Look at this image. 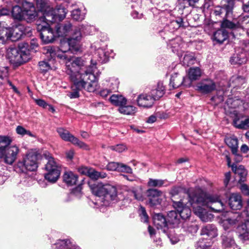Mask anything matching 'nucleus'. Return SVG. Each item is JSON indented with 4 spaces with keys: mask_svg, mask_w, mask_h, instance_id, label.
Wrapping results in <instances>:
<instances>
[{
    "mask_svg": "<svg viewBox=\"0 0 249 249\" xmlns=\"http://www.w3.org/2000/svg\"><path fill=\"white\" fill-rule=\"evenodd\" d=\"M230 115L233 118V124L235 127L238 128H245L244 116L239 113L237 110L230 111Z\"/></svg>",
    "mask_w": 249,
    "mask_h": 249,
    "instance_id": "a878e982",
    "label": "nucleus"
},
{
    "mask_svg": "<svg viewBox=\"0 0 249 249\" xmlns=\"http://www.w3.org/2000/svg\"><path fill=\"white\" fill-rule=\"evenodd\" d=\"M118 172L131 174L132 173V169L128 165L123 163L119 162Z\"/></svg>",
    "mask_w": 249,
    "mask_h": 249,
    "instance_id": "864d4df0",
    "label": "nucleus"
},
{
    "mask_svg": "<svg viewBox=\"0 0 249 249\" xmlns=\"http://www.w3.org/2000/svg\"><path fill=\"white\" fill-rule=\"evenodd\" d=\"M243 2L242 8L244 12H249V0H242Z\"/></svg>",
    "mask_w": 249,
    "mask_h": 249,
    "instance_id": "338daca9",
    "label": "nucleus"
},
{
    "mask_svg": "<svg viewBox=\"0 0 249 249\" xmlns=\"http://www.w3.org/2000/svg\"><path fill=\"white\" fill-rule=\"evenodd\" d=\"M234 156V160L236 162H239L242 161L243 158L242 156L238 152V149L236 150L235 152H232Z\"/></svg>",
    "mask_w": 249,
    "mask_h": 249,
    "instance_id": "69168bd1",
    "label": "nucleus"
},
{
    "mask_svg": "<svg viewBox=\"0 0 249 249\" xmlns=\"http://www.w3.org/2000/svg\"><path fill=\"white\" fill-rule=\"evenodd\" d=\"M181 61L184 66L188 67L193 65L196 61V59L192 53L186 52L184 54L183 59Z\"/></svg>",
    "mask_w": 249,
    "mask_h": 249,
    "instance_id": "c9c22d12",
    "label": "nucleus"
},
{
    "mask_svg": "<svg viewBox=\"0 0 249 249\" xmlns=\"http://www.w3.org/2000/svg\"><path fill=\"white\" fill-rule=\"evenodd\" d=\"M201 71L198 67L190 68L188 71V79L187 81H192L198 79L201 76Z\"/></svg>",
    "mask_w": 249,
    "mask_h": 249,
    "instance_id": "c756f323",
    "label": "nucleus"
},
{
    "mask_svg": "<svg viewBox=\"0 0 249 249\" xmlns=\"http://www.w3.org/2000/svg\"><path fill=\"white\" fill-rule=\"evenodd\" d=\"M245 83V80L242 77H232L231 80L230 86L240 88Z\"/></svg>",
    "mask_w": 249,
    "mask_h": 249,
    "instance_id": "c03bdc74",
    "label": "nucleus"
},
{
    "mask_svg": "<svg viewBox=\"0 0 249 249\" xmlns=\"http://www.w3.org/2000/svg\"><path fill=\"white\" fill-rule=\"evenodd\" d=\"M95 58L101 63H106L108 60V55L102 49H98L95 53Z\"/></svg>",
    "mask_w": 249,
    "mask_h": 249,
    "instance_id": "a19ab883",
    "label": "nucleus"
},
{
    "mask_svg": "<svg viewBox=\"0 0 249 249\" xmlns=\"http://www.w3.org/2000/svg\"><path fill=\"white\" fill-rule=\"evenodd\" d=\"M139 212L142 221L143 222H147L148 221V216L146 212L145 208L141 206L139 210Z\"/></svg>",
    "mask_w": 249,
    "mask_h": 249,
    "instance_id": "4d7b16f0",
    "label": "nucleus"
},
{
    "mask_svg": "<svg viewBox=\"0 0 249 249\" xmlns=\"http://www.w3.org/2000/svg\"><path fill=\"white\" fill-rule=\"evenodd\" d=\"M201 235L206 236L209 238V240H211V239L217 236V229L213 225H207L202 228L201 230Z\"/></svg>",
    "mask_w": 249,
    "mask_h": 249,
    "instance_id": "b1692460",
    "label": "nucleus"
},
{
    "mask_svg": "<svg viewBox=\"0 0 249 249\" xmlns=\"http://www.w3.org/2000/svg\"><path fill=\"white\" fill-rule=\"evenodd\" d=\"M236 108L246 109L247 108V104L245 102H243V100L236 97L229 98L225 106L226 113L230 115V111L233 112V110H237Z\"/></svg>",
    "mask_w": 249,
    "mask_h": 249,
    "instance_id": "dca6fc26",
    "label": "nucleus"
},
{
    "mask_svg": "<svg viewBox=\"0 0 249 249\" xmlns=\"http://www.w3.org/2000/svg\"><path fill=\"white\" fill-rule=\"evenodd\" d=\"M39 154L36 151L31 150L19 160L14 167L15 170L18 173H26L27 171H34L38 167L37 160Z\"/></svg>",
    "mask_w": 249,
    "mask_h": 249,
    "instance_id": "423d86ee",
    "label": "nucleus"
},
{
    "mask_svg": "<svg viewBox=\"0 0 249 249\" xmlns=\"http://www.w3.org/2000/svg\"><path fill=\"white\" fill-rule=\"evenodd\" d=\"M225 142L231 148L232 152L238 149V140L235 137H228L225 139Z\"/></svg>",
    "mask_w": 249,
    "mask_h": 249,
    "instance_id": "ea45409f",
    "label": "nucleus"
},
{
    "mask_svg": "<svg viewBox=\"0 0 249 249\" xmlns=\"http://www.w3.org/2000/svg\"><path fill=\"white\" fill-rule=\"evenodd\" d=\"M173 206L179 214V217L182 219H187L191 214V211L190 208L187 206L182 200L176 201L172 200Z\"/></svg>",
    "mask_w": 249,
    "mask_h": 249,
    "instance_id": "f3484780",
    "label": "nucleus"
},
{
    "mask_svg": "<svg viewBox=\"0 0 249 249\" xmlns=\"http://www.w3.org/2000/svg\"><path fill=\"white\" fill-rule=\"evenodd\" d=\"M66 60V72L70 79H82L93 74V68L88 67L86 60L82 57H72Z\"/></svg>",
    "mask_w": 249,
    "mask_h": 249,
    "instance_id": "7ed1b4c3",
    "label": "nucleus"
},
{
    "mask_svg": "<svg viewBox=\"0 0 249 249\" xmlns=\"http://www.w3.org/2000/svg\"><path fill=\"white\" fill-rule=\"evenodd\" d=\"M188 196L194 213L203 222H208L213 218V215L207 212L205 207L214 212L224 210L223 204L217 195H207L201 190H197L189 193Z\"/></svg>",
    "mask_w": 249,
    "mask_h": 249,
    "instance_id": "f257e3e1",
    "label": "nucleus"
},
{
    "mask_svg": "<svg viewBox=\"0 0 249 249\" xmlns=\"http://www.w3.org/2000/svg\"><path fill=\"white\" fill-rule=\"evenodd\" d=\"M7 56L10 62L16 66L27 62L30 59L28 50L17 48L8 49Z\"/></svg>",
    "mask_w": 249,
    "mask_h": 249,
    "instance_id": "1a4fd4ad",
    "label": "nucleus"
},
{
    "mask_svg": "<svg viewBox=\"0 0 249 249\" xmlns=\"http://www.w3.org/2000/svg\"><path fill=\"white\" fill-rule=\"evenodd\" d=\"M78 177L71 172H66L63 175V180L68 185L72 186L76 184Z\"/></svg>",
    "mask_w": 249,
    "mask_h": 249,
    "instance_id": "473e14b6",
    "label": "nucleus"
},
{
    "mask_svg": "<svg viewBox=\"0 0 249 249\" xmlns=\"http://www.w3.org/2000/svg\"><path fill=\"white\" fill-rule=\"evenodd\" d=\"M165 93V88L161 82H159L156 88L153 89L150 92V95L154 100H159Z\"/></svg>",
    "mask_w": 249,
    "mask_h": 249,
    "instance_id": "c85d7f7f",
    "label": "nucleus"
},
{
    "mask_svg": "<svg viewBox=\"0 0 249 249\" xmlns=\"http://www.w3.org/2000/svg\"><path fill=\"white\" fill-rule=\"evenodd\" d=\"M19 152L16 145H11L0 153V159L6 164L11 165L17 159Z\"/></svg>",
    "mask_w": 249,
    "mask_h": 249,
    "instance_id": "f8f14e48",
    "label": "nucleus"
},
{
    "mask_svg": "<svg viewBox=\"0 0 249 249\" xmlns=\"http://www.w3.org/2000/svg\"><path fill=\"white\" fill-rule=\"evenodd\" d=\"M73 83L71 87V91L68 94L71 99L79 96L80 90L85 89L89 92L95 90L96 86V77L94 74H90L89 77H85L82 79H70Z\"/></svg>",
    "mask_w": 249,
    "mask_h": 249,
    "instance_id": "39448f33",
    "label": "nucleus"
},
{
    "mask_svg": "<svg viewBox=\"0 0 249 249\" xmlns=\"http://www.w3.org/2000/svg\"><path fill=\"white\" fill-rule=\"evenodd\" d=\"M119 162H110L107 165V169L109 171H117L119 168Z\"/></svg>",
    "mask_w": 249,
    "mask_h": 249,
    "instance_id": "680f3d73",
    "label": "nucleus"
},
{
    "mask_svg": "<svg viewBox=\"0 0 249 249\" xmlns=\"http://www.w3.org/2000/svg\"><path fill=\"white\" fill-rule=\"evenodd\" d=\"M12 139L8 136H0V153L10 147Z\"/></svg>",
    "mask_w": 249,
    "mask_h": 249,
    "instance_id": "58836bf2",
    "label": "nucleus"
},
{
    "mask_svg": "<svg viewBox=\"0 0 249 249\" xmlns=\"http://www.w3.org/2000/svg\"><path fill=\"white\" fill-rule=\"evenodd\" d=\"M90 168H88L87 167H81L79 168L78 171L80 173L83 175H89V172Z\"/></svg>",
    "mask_w": 249,
    "mask_h": 249,
    "instance_id": "774afa93",
    "label": "nucleus"
},
{
    "mask_svg": "<svg viewBox=\"0 0 249 249\" xmlns=\"http://www.w3.org/2000/svg\"><path fill=\"white\" fill-rule=\"evenodd\" d=\"M37 30L40 31V36L42 40L45 43H49L53 42L55 37L57 36L56 32L54 33L53 30L50 28L49 25L50 22L45 21L38 22Z\"/></svg>",
    "mask_w": 249,
    "mask_h": 249,
    "instance_id": "9b49d317",
    "label": "nucleus"
},
{
    "mask_svg": "<svg viewBox=\"0 0 249 249\" xmlns=\"http://www.w3.org/2000/svg\"><path fill=\"white\" fill-rule=\"evenodd\" d=\"M110 103L115 106L119 107L126 104L127 100L123 95L119 94H112L109 98Z\"/></svg>",
    "mask_w": 249,
    "mask_h": 249,
    "instance_id": "7c9ffc66",
    "label": "nucleus"
},
{
    "mask_svg": "<svg viewBox=\"0 0 249 249\" xmlns=\"http://www.w3.org/2000/svg\"><path fill=\"white\" fill-rule=\"evenodd\" d=\"M97 195L104 196L105 200L107 202L117 200L118 198L116 188L110 184H105L99 187Z\"/></svg>",
    "mask_w": 249,
    "mask_h": 249,
    "instance_id": "ddd939ff",
    "label": "nucleus"
},
{
    "mask_svg": "<svg viewBox=\"0 0 249 249\" xmlns=\"http://www.w3.org/2000/svg\"><path fill=\"white\" fill-rule=\"evenodd\" d=\"M118 111L121 114L127 115H133L137 112V108L132 105L124 104L118 108Z\"/></svg>",
    "mask_w": 249,
    "mask_h": 249,
    "instance_id": "72a5a7b5",
    "label": "nucleus"
},
{
    "mask_svg": "<svg viewBox=\"0 0 249 249\" xmlns=\"http://www.w3.org/2000/svg\"><path fill=\"white\" fill-rule=\"evenodd\" d=\"M153 223L158 230H161L163 233H166L169 231V227L166 219L160 213H155L153 215Z\"/></svg>",
    "mask_w": 249,
    "mask_h": 249,
    "instance_id": "a211bd4d",
    "label": "nucleus"
},
{
    "mask_svg": "<svg viewBox=\"0 0 249 249\" xmlns=\"http://www.w3.org/2000/svg\"><path fill=\"white\" fill-rule=\"evenodd\" d=\"M88 176L91 179L97 180L99 178H104L107 177V174L103 172H98L90 168Z\"/></svg>",
    "mask_w": 249,
    "mask_h": 249,
    "instance_id": "37998d69",
    "label": "nucleus"
},
{
    "mask_svg": "<svg viewBox=\"0 0 249 249\" xmlns=\"http://www.w3.org/2000/svg\"><path fill=\"white\" fill-rule=\"evenodd\" d=\"M38 65L39 69L42 72H46L51 69L49 63L45 61L39 62Z\"/></svg>",
    "mask_w": 249,
    "mask_h": 249,
    "instance_id": "6e6d98bb",
    "label": "nucleus"
},
{
    "mask_svg": "<svg viewBox=\"0 0 249 249\" xmlns=\"http://www.w3.org/2000/svg\"><path fill=\"white\" fill-rule=\"evenodd\" d=\"M174 231L171 229H169V231H167L166 233H165L168 236V237L170 239L171 242L173 244H175L178 242L179 241L178 238L174 234Z\"/></svg>",
    "mask_w": 249,
    "mask_h": 249,
    "instance_id": "3c124183",
    "label": "nucleus"
},
{
    "mask_svg": "<svg viewBox=\"0 0 249 249\" xmlns=\"http://www.w3.org/2000/svg\"><path fill=\"white\" fill-rule=\"evenodd\" d=\"M72 18L76 21H82L85 18L84 14L81 13L79 9L73 10L71 13Z\"/></svg>",
    "mask_w": 249,
    "mask_h": 249,
    "instance_id": "49530a36",
    "label": "nucleus"
},
{
    "mask_svg": "<svg viewBox=\"0 0 249 249\" xmlns=\"http://www.w3.org/2000/svg\"><path fill=\"white\" fill-rule=\"evenodd\" d=\"M213 242L212 240H208L205 241L203 240H199L196 244V249H207L208 248L211 246Z\"/></svg>",
    "mask_w": 249,
    "mask_h": 249,
    "instance_id": "de8ad7c7",
    "label": "nucleus"
},
{
    "mask_svg": "<svg viewBox=\"0 0 249 249\" xmlns=\"http://www.w3.org/2000/svg\"><path fill=\"white\" fill-rule=\"evenodd\" d=\"M176 211H170L167 213V221L170 229L177 227L180 223V217Z\"/></svg>",
    "mask_w": 249,
    "mask_h": 249,
    "instance_id": "5701e85b",
    "label": "nucleus"
},
{
    "mask_svg": "<svg viewBox=\"0 0 249 249\" xmlns=\"http://www.w3.org/2000/svg\"><path fill=\"white\" fill-rule=\"evenodd\" d=\"M57 132L60 138L65 141L71 142L72 141H75V137L71 134L69 131L62 127H59L57 129Z\"/></svg>",
    "mask_w": 249,
    "mask_h": 249,
    "instance_id": "2f4dec72",
    "label": "nucleus"
},
{
    "mask_svg": "<svg viewBox=\"0 0 249 249\" xmlns=\"http://www.w3.org/2000/svg\"><path fill=\"white\" fill-rule=\"evenodd\" d=\"M148 197L147 204L151 207H154L161 204L165 198L164 195L160 190L149 189L147 191Z\"/></svg>",
    "mask_w": 249,
    "mask_h": 249,
    "instance_id": "4468645a",
    "label": "nucleus"
},
{
    "mask_svg": "<svg viewBox=\"0 0 249 249\" xmlns=\"http://www.w3.org/2000/svg\"><path fill=\"white\" fill-rule=\"evenodd\" d=\"M108 148L112 151H115L118 153H121L127 149V146L124 144H118L115 145L109 146Z\"/></svg>",
    "mask_w": 249,
    "mask_h": 249,
    "instance_id": "8fccbe9b",
    "label": "nucleus"
},
{
    "mask_svg": "<svg viewBox=\"0 0 249 249\" xmlns=\"http://www.w3.org/2000/svg\"><path fill=\"white\" fill-rule=\"evenodd\" d=\"M154 99L151 95L141 94L137 99V103L139 106L144 107H150L154 103Z\"/></svg>",
    "mask_w": 249,
    "mask_h": 249,
    "instance_id": "393cba45",
    "label": "nucleus"
},
{
    "mask_svg": "<svg viewBox=\"0 0 249 249\" xmlns=\"http://www.w3.org/2000/svg\"><path fill=\"white\" fill-rule=\"evenodd\" d=\"M130 196H133L135 199L138 200H142L143 196L141 190H133L129 192Z\"/></svg>",
    "mask_w": 249,
    "mask_h": 249,
    "instance_id": "13d9d810",
    "label": "nucleus"
},
{
    "mask_svg": "<svg viewBox=\"0 0 249 249\" xmlns=\"http://www.w3.org/2000/svg\"><path fill=\"white\" fill-rule=\"evenodd\" d=\"M164 182V180L150 178L148 184L151 187H160L163 185Z\"/></svg>",
    "mask_w": 249,
    "mask_h": 249,
    "instance_id": "09e8293b",
    "label": "nucleus"
},
{
    "mask_svg": "<svg viewBox=\"0 0 249 249\" xmlns=\"http://www.w3.org/2000/svg\"><path fill=\"white\" fill-rule=\"evenodd\" d=\"M10 30L9 28L0 29V40L4 41L5 38H10Z\"/></svg>",
    "mask_w": 249,
    "mask_h": 249,
    "instance_id": "603ef678",
    "label": "nucleus"
},
{
    "mask_svg": "<svg viewBox=\"0 0 249 249\" xmlns=\"http://www.w3.org/2000/svg\"><path fill=\"white\" fill-rule=\"evenodd\" d=\"M58 249H77L75 245H72L69 240H62L59 241L55 245Z\"/></svg>",
    "mask_w": 249,
    "mask_h": 249,
    "instance_id": "79ce46f5",
    "label": "nucleus"
},
{
    "mask_svg": "<svg viewBox=\"0 0 249 249\" xmlns=\"http://www.w3.org/2000/svg\"><path fill=\"white\" fill-rule=\"evenodd\" d=\"M45 156L48 160L45 166L47 173L45 175V178L50 182H55L59 177L60 167L49 153H45Z\"/></svg>",
    "mask_w": 249,
    "mask_h": 249,
    "instance_id": "6e6552de",
    "label": "nucleus"
},
{
    "mask_svg": "<svg viewBox=\"0 0 249 249\" xmlns=\"http://www.w3.org/2000/svg\"><path fill=\"white\" fill-rule=\"evenodd\" d=\"M35 101L37 105L43 108H47L48 106V104L42 99H35Z\"/></svg>",
    "mask_w": 249,
    "mask_h": 249,
    "instance_id": "0e129e2a",
    "label": "nucleus"
},
{
    "mask_svg": "<svg viewBox=\"0 0 249 249\" xmlns=\"http://www.w3.org/2000/svg\"><path fill=\"white\" fill-rule=\"evenodd\" d=\"M79 27H76L72 34V37L67 41L61 42L59 50L52 46H47L45 48L46 53L50 54L52 57H57L60 59H66L67 55L66 54L69 51L72 53L78 52L80 49L79 40L81 38V34Z\"/></svg>",
    "mask_w": 249,
    "mask_h": 249,
    "instance_id": "f03ea898",
    "label": "nucleus"
},
{
    "mask_svg": "<svg viewBox=\"0 0 249 249\" xmlns=\"http://www.w3.org/2000/svg\"><path fill=\"white\" fill-rule=\"evenodd\" d=\"M67 13V10L61 5L57 6L55 9L51 7L46 17H39L37 21H45V20L50 23L60 21L65 18Z\"/></svg>",
    "mask_w": 249,
    "mask_h": 249,
    "instance_id": "9d476101",
    "label": "nucleus"
},
{
    "mask_svg": "<svg viewBox=\"0 0 249 249\" xmlns=\"http://www.w3.org/2000/svg\"><path fill=\"white\" fill-rule=\"evenodd\" d=\"M56 34L57 36H64L69 35L72 31V25L70 21H66L55 26Z\"/></svg>",
    "mask_w": 249,
    "mask_h": 249,
    "instance_id": "412c9836",
    "label": "nucleus"
},
{
    "mask_svg": "<svg viewBox=\"0 0 249 249\" xmlns=\"http://www.w3.org/2000/svg\"><path fill=\"white\" fill-rule=\"evenodd\" d=\"M28 7L29 9L26 7L22 9L18 5L13 6L11 11L12 18L15 20H25L27 22H31L36 20L38 14L35 7L32 3H29Z\"/></svg>",
    "mask_w": 249,
    "mask_h": 249,
    "instance_id": "0eeeda50",
    "label": "nucleus"
},
{
    "mask_svg": "<svg viewBox=\"0 0 249 249\" xmlns=\"http://www.w3.org/2000/svg\"><path fill=\"white\" fill-rule=\"evenodd\" d=\"M228 37V33L225 30H218L213 34V39L221 44L226 40Z\"/></svg>",
    "mask_w": 249,
    "mask_h": 249,
    "instance_id": "f704fd0d",
    "label": "nucleus"
},
{
    "mask_svg": "<svg viewBox=\"0 0 249 249\" xmlns=\"http://www.w3.org/2000/svg\"><path fill=\"white\" fill-rule=\"evenodd\" d=\"M245 216L249 217V203L246 207V211L241 213H236L232 216L224 220V225L229 224L238 225L237 231L240 236L244 240L249 239V219H245Z\"/></svg>",
    "mask_w": 249,
    "mask_h": 249,
    "instance_id": "20e7f679",
    "label": "nucleus"
},
{
    "mask_svg": "<svg viewBox=\"0 0 249 249\" xmlns=\"http://www.w3.org/2000/svg\"><path fill=\"white\" fill-rule=\"evenodd\" d=\"M222 245L226 249L231 246V241H234L231 236V235H223L222 236Z\"/></svg>",
    "mask_w": 249,
    "mask_h": 249,
    "instance_id": "5fc2aeb1",
    "label": "nucleus"
},
{
    "mask_svg": "<svg viewBox=\"0 0 249 249\" xmlns=\"http://www.w3.org/2000/svg\"><path fill=\"white\" fill-rule=\"evenodd\" d=\"M10 30V38L12 40H16L20 39L23 34H26L30 31L29 28L25 27L21 24H18Z\"/></svg>",
    "mask_w": 249,
    "mask_h": 249,
    "instance_id": "6ab92c4d",
    "label": "nucleus"
},
{
    "mask_svg": "<svg viewBox=\"0 0 249 249\" xmlns=\"http://www.w3.org/2000/svg\"><path fill=\"white\" fill-rule=\"evenodd\" d=\"M212 100L213 101L215 104L217 105L223 101L224 97L222 94L216 95L212 98Z\"/></svg>",
    "mask_w": 249,
    "mask_h": 249,
    "instance_id": "e2e57ef3",
    "label": "nucleus"
},
{
    "mask_svg": "<svg viewBox=\"0 0 249 249\" xmlns=\"http://www.w3.org/2000/svg\"><path fill=\"white\" fill-rule=\"evenodd\" d=\"M229 201L230 207L233 210H240L242 207L241 196L238 194H231L229 198Z\"/></svg>",
    "mask_w": 249,
    "mask_h": 249,
    "instance_id": "bb28decb",
    "label": "nucleus"
},
{
    "mask_svg": "<svg viewBox=\"0 0 249 249\" xmlns=\"http://www.w3.org/2000/svg\"><path fill=\"white\" fill-rule=\"evenodd\" d=\"M216 84L210 79H206L197 83L196 86V90L203 94H209L216 89Z\"/></svg>",
    "mask_w": 249,
    "mask_h": 249,
    "instance_id": "2eb2a0df",
    "label": "nucleus"
},
{
    "mask_svg": "<svg viewBox=\"0 0 249 249\" xmlns=\"http://www.w3.org/2000/svg\"><path fill=\"white\" fill-rule=\"evenodd\" d=\"M222 28H228L232 30H235L240 27V25L239 23H235L229 20L226 19L223 20L221 24Z\"/></svg>",
    "mask_w": 249,
    "mask_h": 249,
    "instance_id": "a18cd8bd",
    "label": "nucleus"
},
{
    "mask_svg": "<svg viewBox=\"0 0 249 249\" xmlns=\"http://www.w3.org/2000/svg\"><path fill=\"white\" fill-rule=\"evenodd\" d=\"M119 82L118 79L112 78L109 80V85H108L109 89L112 91L118 89Z\"/></svg>",
    "mask_w": 249,
    "mask_h": 249,
    "instance_id": "bf43d9fd",
    "label": "nucleus"
},
{
    "mask_svg": "<svg viewBox=\"0 0 249 249\" xmlns=\"http://www.w3.org/2000/svg\"><path fill=\"white\" fill-rule=\"evenodd\" d=\"M246 61L247 58L244 53H241V54H236L234 55L230 59L231 63L232 65H241L245 63Z\"/></svg>",
    "mask_w": 249,
    "mask_h": 249,
    "instance_id": "e433bc0d",
    "label": "nucleus"
},
{
    "mask_svg": "<svg viewBox=\"0 0 249 249\" xmlns=\"http://www.w3.org/2000/svg\"><path fill=\"white\" fill-rule=\"evenodd\" d=\"M232 9V7H230L228 5L224 3L223 7L218 6L215 8L214 13L215 16L221 17L224 15L225 18H227L231 17Z\"/></svg>",
    "mask_w": 249,
    "mask_h": 249,
    "instance_id": "cd10ccee",
    "label": "nucleus"
},
{
    "mask_svg": "<svg viewBox=\"0 0 249 249\" xmlns=\"http://www.w3.org/2000/svg\"><path fill=\"white\" fill-rule=\"evenodd\" d=\"M231 167L232 170L235 174L238 175L241 177V179L245 178L247 175V171L243 165H239L237 166L236 164L233 163L231 166Z\"/></svg>",
    "mask_w": 249,
    "mask_h": 249,
    "instance_id": "4c0bfd02",
    "label": "nucleus"
},
{
    "mask_svg": "<svg viewBox=\"0 0 249 249\" xmlns=\"http://www.w3.org/2000/svg\"><path fill=\"white\" fill-rule=\"evenodd\" d=\"M173 89L178 88L181 85L185 87H189L191 85L190 81H187V79L182 76H179L178 73H175L171 76L170 84Z\"/></svg>",
    "mask_w": 249,
    "mask_h": 249,
    "instance_id": "aec40b11",
    "label": "nucleus"
},
{
    "mask_svg": "<svg viewBox=\"0 0 249 249\" xmlns=\"http://www.w3.org/2000/svg\"><path fill=\"white\" fill-rule=\"evenodd\" d=\"M37 8L39 12L36 13L38 14L37 18L41 14L42 16L40 17H45L47 13L49 12L51 6L50 2L48 0H35Z\"/></svg>",
    "mask_w": 249,
    "mask_h": 249,
    "instance_id": "4be33fe9",
    "label": "nucleus"
},
{
    "mask_svg": "<svg viewBox=\"0 0 249 249\" xmlns=\"http://www.w3.org/2000/svg\"><path fill=\"white\" fill-rule=\"evenodd\" d=\"M75 139H76L75 141L72 140L71 142V143L72 144L76 145L77 146H78L80 148H82L83 149H85V150L89 149V147L85 143H84L83 142L80 141V140H79V139L78 138H77L75 137Z\"/></svg>",
    "mask_w": 249,
    "mask_h": 249,
    "instance_id": "052dcab7",
    "label": "nucleus"
}]
</instances>
